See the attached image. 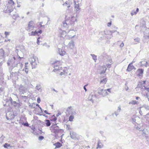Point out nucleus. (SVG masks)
Returning a JSON list of instances; mask_svg holds the SVG:
<instances>
[{"label":"nucleus","instance_id":"nucleus-1","mask_svg":"<svg viewBox=\"0 0 149 149\" xmlns=\"http://www.w3.org/2000/svg\"><path fill=\"white\" fill-rule=\"evenodd\" d=\"M22 58L20 57L18 55L17 56L16 58L13 55L10 56L7 62L8 65H11L9 68V70L10 72L12 70L17 71V74L18 76L21 75L20 71L22 68L23 64L21 63L19 61Z\"/></svg>","mask_w":149,"mask_h":149},{"label":"nucleus","instance_id":"nucleus-2","mask_svg":"<svg viewBox=\"0 0 149 149\" xmlns=\"http://www.w3.org/2000/svg\"><path fill=\"white\" fill-rule=\"evenodd\" d=\"M3 103H4L5 102L6 103L5 104H4L3 105L4 106H9V102H10L11 104L14 106L16 107L17 108L19 107L20 105L17 102L15 101H13L12 98L11 97H10L8 98H6V96L3 97Z\"/></svg>","mask_w":149,"mask_h":149},{"label":"nucleus","instance_id":"nucleus-3","mask_svg":"<svg viewBox=\"0 0 149 149\" xmlns=\"http://www.w3.org/2000/svg\"><path fill=\"white\" fill-rule=\"evenodd\" d=\"M56 125L55 124H53L52 126V127L54 128V132L55 133V135L57 136L58 137H59L62 136L63 134H62V130L59 128L58 127L56 126Z\"/></svg>","mask_w":149,"mask_h":149},{"label":"nucleus","instance_id":"nucleus-4","mask_svg":"<svg viewBox=\"0 0 149 149\" xmlns=\"http://www.w3.org/2000/svg\"><path fill=\"white\" fill-rule=\"evenodd\" d=\"M109 34V31L107 30H105L100 32L99 36L102 39H106L107 38V35Z\"/></svg>","mask_w":149,"mask_h":149},{"label":"nucleus","instance_id":"nucleus-5","mask_svg":"<svg viewBox=\"0 0 149 149\" xmlns=\"http://www.w3.org/2000/svg\"><path fill=\"white\" fill-rule=\"evenodd\" d=\"M98 93L100 95H102L104 97L108 94L107 92L105 89L101 88H99L98 89Z\"/></svg>","mask_w":149,"mask_h":149},{"label":"nucleus","instance_id":"nucleus-6","mask_svg":"<svg viewBox=\"0 0 149 149\" xmlns=\"http://www.w3.org/2000/svg\"><path fill=\"white\" fill-rule=\"evenodd\" d=\"M52 64L54 65V68H55V69L53 70V71H55V70H59L60 69L59 65L61 64V62L60 61H54L53 63H52Z\"/></svg>","mask_w":149,"mask_h":149},{"label":"nucleus","instance_id":"nucleus-7","mask_svg":"<svg viewBox=\"0 0 149 149\" xmlns=\"http://www.w3.org/2000/svg\"><path fill=\"white\" fill-rule=\"evenodd\" d=\"M79 0H74V10L75 11H78L80 9L79 6Z\"/></svg>","mask_w":149,"mask_h":149},{"label":"nucleus","instance_id":"nucleus-8","mask_svg":"<svg viewBox=\"0 0 149 149\" xmlns=\"http://www.w3.org/2000/svg\"><path fill=\"white\" fill-rule=\"evenodd\" d=\"M35 28V26L34 24V22L33 21H31L29 22L27 29L28 31L33 30Z\"/></svg>","mask_w":149,"mask_h":149},{"label":"nucleus","instance_id":"nucleus-9","mask_svg":"<svg viewBox=\"0 0 149 149\" xmlns=\"http://www.w3.org/2000/svg\"><path fill=\"white\" fill-rule=\"evenodd\" d=\"M88 100L93 103L96 100L95 95L91 93L88 97Z\"/></svg>","mask_w":149,"mask_h":149},{"label":"nucleus","instance_id":"nucleus-10","mask_svg":"<svg viewBox=\"0 0 149 149\" xmlns=\"http://www.w3.org/2000/svg\"><path fill=\"white\" fill-rule=\"evenodd\" d=\"M137 129L138 130H139L140 131H142V134L143 136H145L146 137H148V132L146 129L142 130V129H141V130H140V128L139 127L137 128Z\"/></svg>","mask_w":149,"mask_h":149},{"label":"nucleus","instance_id":"nucleus-11","mask_svg":"<svg viewBox=\"0 0 149 149\" xmlns=\"http://www.w3.org/2000/svg\"><path fill=\"white\" fill-rule=\"evenodd\" d=\"M10 78L13 79H18V74H17V72L15 71L10 73Z\"/></svg>","mask_w":149,"mask_h":149},{"label":"nucleus","instance_id":"nucleus-12","mask_svg":"<svg viewBox=\"0 0 149 149\" xmlns=\"http://www.w3.org/2000/svg\"><path fill=\"white\" fill-rule=\"evenodd\" d=\"M69 24V21L65 20L63 21L62 25V27H63V29H65L68 28Z\"/></svg>","mask_w":149,"mask_h":149},{"label":"nucleus","instance_id":"nucleus-13","mask_svg":"<svg viewBox=\"0 0 149 149\" xmlns=\"http://www.w3.org/2000/svg\"><path fill=\"white\" fill-rule=\"evenodd\" d=\"M144 70L142 69H139L136 71V74L137 76L139 77H142L143 73Z\"/></svg>","mask_w":149,"mask_h":149},{"label":"nucleus","instance_id":"nucleus-14","mask_svg":"<svg viewBox=\"0 0 149 149\" xmlns=\"http://www.w3.org/2000/svg\"><path fill=\"white\" fill-rule=\"evenodd\" d=\"M19 92L21 94H23L26 91V89L23 86H20L19 88Z\"/></svg>","mask_w":149,"mask_h":149},{"label":"nucleus","instance_id":"nucleus-15","mask_svg":"<svg viewBox=\"0 0 149 149\" xmlns=\"http://www.w3.org/2000/svg\"><path fill=\"white\" fill-rule=\"evenodd\" d=\"M70 135L71 138L73 139H77L76 133L73 131L70 132Z\"/></svg>","mask_w":149,"mask_h":149},{"label":"nucleus","instance_id":"nucleus-16","mask_svg":"<svg viewBox=\"0 0 149 149\" xmlns=\"http://www.w3.org/2000/svg\"><path fill=\"white\" fill-rule=\"evenodd\" d=\"M133 62H134L132 61V63L129 64L126 70L128 72H130L133 69V68H134V66L133 65H132Z\"/></svg>","mask_w":149,"mask_h":149},{"label":"nucleus","instance_id":"nucleus-17","mask_svg":"<svg viewBox=\"0 0 149 149\" xmlns=\"http://www.w3.org/2000/svg\"><path fill=\"white\" fill-rule=\"evenodd\" d=\"M6 118L7 120H12L14 118V116L12 112H9L8 113V115L7 114L6 116Z\"/></svg>","mask_w":149,"mask_h":149},{"label":"nucleus","instance_id":"nucleus-18","mask_svg":"<svg viewBox=\"0 0 149 149\" xmlns=\"http://www.w3.org/2000/svg\"><path fill=\"white\" fill-rule=\"evenodd\" d=\"M14 9V7L12 6L10 7V6H7V9L6 10L5 12L7 13H10L13 11Z\"/></svg>","mask_w":149,"mask_h":149},{"label":"nucleus","instance_id":"nucleus-19","mask_svg":"<svg viewBox=\"0 0 149 149\" xmlns=\"http://www.w3.org/2000/svg\"><path fill=\"white\" fill-rule=\"evenodd\" d=\"M103 145L101 141L100 140H98V141L97 147L96 148L97 149L102 148L103 147Z\"/></svg>","mask_w":149,"mask_h":149},{"label":"nucleus","instance_id":"nucleus-20","mask_svg":"<svg viewBox=\"0 0 149 149\" xmlns=\"http://www.w3.org/2000/svg\"><path fill=\"white\" fill-rule=\"evenodd\" d=\"M58 52L61 56L64 55L65 53V52L64 50L59 48L58 49Z\"/></svg>","mask_w":149,"mask_h":149},{"label":"nucleus","instance_id":"nucleus-21","mask_svg":"<svg viewBox=\"0 0 149 149\" xmlns=\"http://www.w3.org/2000/svg\"><path fill=\"white\" fill-rule=\"evenodd\" d=\"M29 69L28 68V66L25 65V67L22 70V71H24L26 74H27L29 70Z\"/></svg>","mask_w":149,"mask_h":149},{"label":"nucleus","instance_id":"nucleus-22","mask_svg":"<svg viewBox=\"0 0 149 149\" xmlns=\"http://www.w3.org/2000/svg\"><path fill=\"white\" fill-rule=\"evenodd\" d=\"M5 52L2 48L0 49V56L1 57L4 58L5 56Z\"/></svg>","mask_w":149,"mask_h":149},{"label":"nucleus","instance_id":"nucleus-23","mask_svg":"<svg viewBox=\"0 0 149 149\" xmlns=\"http://www.w3.org/2000/svg\"><path fill=\"white\" fill-rule=\"evenodd\" d=\"M139 65L141 66H143L147 67V61H141L139 63Z\"/></svg>","mask_w":149,"mask_h":149},{"label":"nucleus","instance_id":"nucleus-24","mask_svg":"<svg viewBox=\"0 0 149 149\" xmlns=\"http://www.w3.org/2000/svg\"><path fill=\"white\" fill-rule=\"evenodd\" d=\"M14 2L13 1V0H9L8 1V6H10L11 7H14Z\"/></svg>","mask_w":149,"mask_h":149},{"label":"nucleus","instance_id":"nucleus-25","mask_svg":"<svg viewBox=\"0 0 149 149\" xmlns=\"http://www.w3.org/2000/svg\"><path fill=\"white\" fill-rule=\"evenodd\" d=\"M41 85L40 84H37L36 86V89L39 91L40 92L42 91V89H41Z\"/></svg>","mask_w":149,"mask_h":149},{"label":"nucleus","instance_id":"nucleus-26","mask_svg":"<svg viewBox=\"0 0 149 149\" xmlns=\"http://www.w3.org/2000/svg\"><path fill=\"white\" fill-rule=\"evenodd\" d=\"M36 57H33L29 59V61L30 62V63L31 64L32 63L36 61Z\"/></svg>","mask_w":149,"mask_h":149},{"label":"nucleus","instance_id":"nucleus-27","mask_svg":"<svg viewBox=\"0 0 149 149\" xmlns=\"http://www.w3.org/2000/svg\"><path fill=\"white\" fill-rule=\"evenodd\" d=\"M54 145L56 146V148H60L62 146L61 144L59 142L55 143Z\"/></svg>","mask_w":149,"mask_h":149},{"label":"nucleus","instance_id":"nucleus-28","mask_svg":"<svg viewBox=\"0 0 149 149\" xmlns=\"http://www.w3.org/2000/svg\"><path fill=\"white\" fill-rule=\"evenodd\" d=\"M68 45L70 47L72 48L74 45V42L73 40H71L69 43Z\"/></svg>","mask_w":149,"mask_h":149},{"label":"nucleus","instance_id":"nucleus-29","mask_svg":"<svg viewBox=\"0 0 149 149\" xmlns=\"http://www.w3.org/2000/svg\"><path fill=\"white\" fill-rule=\"evenodd\" d=\"M19 17L18 14L17 13H15L13 15V18L15 19L16 20Z\"/></svg>","mask_w":149,"mask_h":149},{"label":"nucleus","instance_id":"nucleus-30","mask_svg":"<svg viewBox=\"0 0 149 149\" xmlns=\"http://www.w3.org/2000/svg\"><path fill=\"white\" fill-rule=\"evenodd\" d=\"M107 55L106 53H104L100 56V58H107Z\"/></svg>","mask_w":149,"mask_h":149},{"label":"nucleus","instance_id":"nucleus-31","mask_svg":"<svg viewBox=\"0 0 149 149\" xmlns=\"http://www.w3.org/2000/svg\"><path fill=\"white\" fill-rule=\"evenodd\" d=\"M32 66V68H35L37 67V64L36 61L32 63L31 64Z\"/></svg>","mask_w":149,"mask_h":149},{"label":"nucleus","instance_id":"nucleus-32","mask_svg":"<svg viewBox=\"0 0 149 149\" xmlns=\"http://www.w3.org/2000/svg\"><path fill=\"white\" fill-rule=\"evenodd\" d=\"M45 124L48 127L50 125L51 123L50 121L48 120H45Z\"/></svg>","mask_w":149,"mask_h":149},{"label":"nucleus","instance_id":"nucleus-33","mask_svg":"<svg viewBox=\"0 0 149 149\" xmlns=\"http://www.w3.org/2000/svg\"><path fill=\"white\" fill-rule=\"evenodd\" d=\"M63 5H65L67 6L68 8L70 7V4L68 1H66L63 4Z\"/></svg>","mask_w":149,"mask_h":149},{"label":"nucleus","instance_id":"nucleus-34","mask_svg":"<svg viewBox=\"0 0 149 149\" xmlns=\"http://www.w3.org/2000/svg\"><path fill=\"white\" fill-rule=\"evenodd\" d=\"M138 103V102L136 100H132L131 102H129V104H132L133 105H134V104H137Z\"/></svg>","mask_w":149,"mask_h":149},{"label":"nucleus","instance_id":"nucleus-35","mask_svg":"<svg viewBox=\"0 0 149 149\" xmlns=\"http://www.w3.org/2000/svg\"><path fill=\"white\" fill-rule=\"evenodd\" d=\"M109 61L110 62V63H108L106 65V66L108 68H110V65L111 64L112 61L111 59H110L109 60Z\"/></svg>","mask_w":149,"mask_h":149},{"label":"nucleus","instance_id":"nucleus-36","mask_svg":"<svg viewBox=\"0 0 149 149\" xmlns=\"http://www.w3.org/2000/svg\"><path fill=\"white\" fill-rule=\"evenodd\" d=\"M36 105V104L34 103H33V104L32 103L31 104L29 103V105L30 107L31 108H34L35 107Z\"/></svg>","mask_w":149,"mask_h":149},{"label":"nucleus","instance_id":"nucleus-37","mask_svg":"<svg viewBox=\"0 0 149 149\" xmlns=\"http://www.w3.org/2000/svg\"><path fill=\"white\" fill-rule=\"evenodd\" d=\"M91 55L92 56L93 59L95 61V62H96L97 60V56L93 54H91Z\"/></svg>","mask_w":149,"mask_h":149},{"label":"nucleus","instance_id":"nucleus-38","mask_svg":"<svg viewBox=\"0 0 149 149\" xmlns=\"http://www.w3.org/2000/svg\"><path fill=\"white\" fill-rule=\"evenodd\" d=\"M107 82V78L103 79L102 80L100 81V83L103 84H105Z\"/></svg>","mask_w":149,"mask_h":149},{"label":"nucleus","instance_id":"nucleus-39","mask_svg":"<svg viewBox=\"0 0 149 149\" xmlns=\"http://www.w3.org/2000/svg\"><path fill=\"white\" fill-rule=\"evenodd\" d=\"M71 22H74L77 21L76 18L74 17H72L71 19Z\"/></svg>","mask_w":149,"mask_h":149},{"label":"nucleus","instance_id":"nucleus-40","mask_svg":"<svg viewBox=\"0 0 149 149\" xmlns=\"http://www.w3.org/2000/svg\"><path fill=\"white\" fill-rule=\"evenodd\" d=\"M74 118V116L73 115H71L69 117V120L70 121H72L73 120Z\"/></svg>","mask_w":149,"mask_h":149},{"label":"nucleus","instance_id":"nucleus-41","mask_svg":"<svg viewBox=\"0 0 149 149\" xmlns=\"http://www.w3.org/2000/svg\"><path fill=\"white\" fill-rule=\"evenodd\" d=\"M3 146L5 148H8V147H10V145L9 144L6 143L4 144Z\"/></svg>","mask_w":149,"mask_h":149},{"label":"nucleus","instance_id":"nucleus-42","mask_svg":"<svg viewBox=\"0 0 149 149\" xmlns=\"http://www.w3.org/2000/svg\"><path fill=\"white\" fill-rule=\"evenodd\" d=\"M136 12L135 11H132L131 13V15L132 16H133L134 15H136L137 14Z\"/></svg>","mask_w":149,"mask_h":149},{"label":"nucleus","instance_id":"nucleus-43","mask_svg":"<svg viewBox=\"0 0 149 149\" xmlns=\"http://www.w3.org/2000/svg\"><path fill=\"white\" fill-rule=\"evenodd\" d=\"M106 70H107V68H106V67H104V70H102L101 72L100 73V74H102L104 73L105 72V71H106Z\"/></svg>","mask_w":149,"mask_h":149},{"label":"nucleus","instance_id":"nucleus-44","mask_svg":"<svg viewBox=\"0 0 149 149\" xmlns=\"http://www.w3.org/2000/svg\"><path fill=\"white\" fill-rule=\"evenodd\" d=\"M145 89L148 92H149V85L144 86Z\"/></svg>","mask_w":149,"mask_h":149},{"label":"nucleus","instance_id":"nucleus-45","mask_svg":"<svg viewBox=\"0 0 149 149\" xmlns=\"http://www.w3.org/2000/svg\"><path fill=\"white\" fill-rule=\"evenodd\" d=\"M44 139V137L42 136H40L38 137V139L39 141H42Z\"/></svg>","mask_w":149,"mask_h":149},{"label":"nucleus","instance_id":"nucleus-46","mask_svg":"<svg viewBox=\"0 0 149 149\" xmlns=\"http://www.w3.org/2000/svg\"><path fill=\"white\" fill-rule=\"evenodd\" d=\"M134 40L136 41L137 43L139 42L140 39L139 38H137L134 39Z\"/></svg>","mask_w":149,"mask_h":149},{"label":"nucleus","instance_id":"nucleus-47","mask_svg":"<svg viewBox=\"0 0 149 149\" xmlns=\"http://www.w3.org/2000/svg\"><path fill=\"white\" fill-rule=\"evenodd\" d=\"M42 32L41 30H39L37 31V35H39Z\"/></svg>","mask_w":149,"mask_h":149},{"label":"nucleus","instance_id":"nucleus-48","mask_svg":"<svg viewBox=\"0 0 149 149\" xmlns=\"http://www.w3.org/2000/svg\"><path fill=\"white\" fill-rule=\"evenodd\" d=\"M116 31H117L116 30H112L109 31V33H111V35L112 34L114 33L115 32H116Z\"/></svg>","mask_w":149,"mask_h":149},{"label":"nucleus","instance_id":"nucleus-49","mask_svg":"<svg viewBox=\"0 0 149 149\" xmlns=\"http://www.w3.org/2000/svg\"><path fill=\"white\" fill-rule=\"evenodd\" d=\"M54 116V117L52 119V120L53 121H55L56 120L57 118L56 117H55Z\"/></svg>","mask_w":149,"mask_h":149},{"label":"nucleus","instance_id":"nucleus-50","mask_svg":"<svg viewBox=\"0 0 149 149\" xmlns=\"http://www.w3.org/2000/svg\"><path fill=\"white\" fill-rule=\"evenodd\" d=\"M36 106H37L40 109L41 111L42 112V109L40 107V105L38 104H36Z\"/></svg>","mask_w":149,"mask_h":149},{"label":"nucleus","instance_id":"nucleus-51","mask_svg":"<svg viewBox=\"0 0 149 149\" xmlns=\"http://www.w3.org/2000/svg\"><path fill=\"white\" fill-rule=\"evenodd\" d=\"M71 107H72L71 106H70V107H69L66 110V111L67 112H68L70 110V111H71V110H72L71 109H70L71 108Z\"/></svg>","mask_w":149,"mask_h":149},{"label":"nucleus","instance_id":"nucleus-52","mask_svg":"<svg viewBox=\"0 0 149 149\" xmlns=\"http://www.w3.org/2000/svg\"><path fill=\"white\" fill-rule=\"evenodd\" d=\"M41 101L40 98L39 97L37 98V102L38 103H40V101Z\"/></svg>","mask_w":149,"mask_h":149},{"label":"nucleus","instance_id":"nucleus-53","mask_svg":"<svg viewBox=\"0 0 149 149\" xmlns=\"http://www.w3.org/2000/svg\"><path fill=\"white\" fill-rule=\"evenodd\" d=\"M12 114L14 116V118H15V117L17 116V113L16 112H13V113H12Z\"/></svg>","mask_w":149,"mask_h":149},{"label":"nucleus","instance_id":"nucleus-54","mask_svg":"<svg viewBox=\"0 0 149 149\" xmlns=\"http://www.w3.org/2000/svg\"><path fill=\"white\" fill-rule=\"evenodd\" d=\"M121 110V108L120 107V106H119L118 108L117 111H119V112H120Z\"/></svg>","mask_w":149,"mask_h":149},{"label":"nucleus","instance_id":"nucleus-55","mask_svg":"<svg viewBox=\"0 0 149 149\" xmlns=\"http://www.w3.org/2000/svg\"><path fill=\"white\" fill-rule=\"evenodd\" d=\"M87 85L88 84H86L84 86V88L86 92L87 91V89H86V87L87 86Z\"/></svg>","mask_w":149,"mask_h":149},{"label":"nucleus","instance_id":"nucleus-56","mask_svg":"<svg viewBox=\"0 0 149 149\" xmlns=\"http://www.w3.org/2000/svg\"><path fill=\"white\" fill-rule=\"evenodd\" d=\"M145 109L146 110H149V106H146L145 107Z\"/></svg>","mask_w":149,"mask_h":149},{"label":"nucleus","instance_id":"nucleus-57","mask_svg":"<svg viewBox=\"0 0 149 149\" xmlns=\"http://www.w3.org/2000/svg\"><path fill=\"white\" fill-rule=\"evenodd\" d=\"M72 111V113H71V115H75L76 114V113L75 111Z\"/></svg>","mask_w":149,"mask_h":149},{"label":"nucleus","instance_id":"nucleus-58","mask_svg":"<svg viewBox=\"0 0 149 149\" xmlns=\"http://www.w3.org/2000/svg\"><path fill=\"white\" fill-rule=\"evenodd\" d=\"M114 113L115 114L116 116H117L119 114V112H118V111H115L114 112Z\"/></svg>","mask_w":149,"mask_h":149},{"label":"nucleus","instance_id":"nucleus-59","mask_svg":"<svg viewBox=\"0 0 149 149\" xmlns=\"http://www.w3.org/2000/svg\"><path fill=\"white\" fill-rule=\"evenodd\" d=\"M30 36H35V34L33 31H32L31 33Z\"/></svg>","mask_w":149,"mask_h":149},{"label":"nucleus","instance_id":"nucleus-60","mask_svg":"<svg viewBox=\"0 0 149 149\" xmlns=\"http://www.w3.org/2000/svg\"><path fill=\"white\" fill-rule=\"evenodd\" d=\"M111 88H108L107 89H105V90H106V91L107 92V91H108L109 92H110V93H111Z\"/></svg>","mask_w":149,"mask_h":149},{"label":"nucleus","instance_id":"nucleus-61","mask_svg":"<svg viewBox=\"0 0 149 149\" xmlns=\"http://www.w3.org/2000/svg\"><path fill=\"white\" fill-rule=\"evenodd\" d=\"M111 22H110L107 23V26H111Z\"/></svg>","mask_w":149,"mask_h":149},{"label":"nucleus","instance_id":"nucleus-62","mask_svg":"<svg viewBox=\"0 0 149 149\" xmlns=\"http://www.w3.org/2000/svg\"><path fill=\"white\" fill-rule=\"evenodd\" d=\"M40 37H39L38 39H37V44L38 45H40V42H39V39H40Z\"/></svg>","mask_w":149,"mask_h":149},{"label":"nucleus","instance_id":"nucleus-63","mask_svg":"<svg viewBox=\"0 0 149 149\" xmlns=\"http://www.w3.org/2000/svg\"><path fill=\"white\" fill-rule=\"evenodd\" d=\"M24 126H29V124L28 123H26L23 124Z\"/></svg>","mask_w":149,"mask_h":149},{"label":"nucleus","instance_id":"nucleus-64","mask_svg":"<svg viewBox=\"0 0 149 149\" xmlns=\"http://www.w3.org/2000/svg\"><path fill=\"white\" fill-rule=\"evenodd\" d=\"M146 123H148V124L149 125V119H146Z\"/></svg>","mask_w":149,"mask_h":149}]
</instances>
